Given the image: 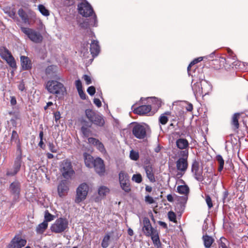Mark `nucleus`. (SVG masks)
Segmentation results:
<instances>
[{"instance_id":"f257e3e1","label":"nucleus","mask_w":248,"mask_h":248,"mask_svg":"<svg viewBox=\"0 0 248 248\" xmlns=\"http://www.w3.org/2000/svg\"><path fill=\"white\" fill-rule=\"evenodd\" d=\"M192 89L195 96L206 95L211 90V85L207 81L203 80V77L202 73L200 74L199 79H198L195 74L193 75Z\"/></svg>"},{"instance_id":"f03ea898","label":"nucleus","mask_w":248,"mask_h":248,"mask_svg":"<svg viewBox=\"0 0 248 248\" xmlns=\"http://www.w3.org/2000/svg\"><path fill=\"white\" fill-rule=\"evenodd\" d=\"M78 13L84 17H89L93 15V21H91L88 25L84 26V23L81 24L80 26L83 28H87L88 26H97V16L95 14L93 7L86 0H81L78 5Z\"/></svg>"},{"instance_id":"7ed1b4c3","label":"nucleus","mask_w":248,"mask_h":248,"mask_svg":"<svg viewBox=\"0 0 248 248\" xmlns=\"http://www.w3.org/2000/svg\"><path fill=\"white\" fill-rule=\"evenodd\" d=\"M46 89L50 93L55 94L59 98L63 97L66 93L63 84L56 80H49L46 84Z\"/></svg>"},{"instance_id":"20e7f679","label":"nucleus","mask_w":248,"mask_h":248,"mask_svg":"<svg viewBox=\"0 0 248 248\" xmlns=\"http://www.w3.org/2000/svg\"><path fill=\"white\" fill-rule=\"evenodd\" d=\"M21 30L31 41L34 43H40L43 40V37L41 34L33 29L21 27Z\"/></svg>"},{"instance_id":"39448f33","label":"nucleus","mask_w":248,"mask_h":248,"mask_svg":"<svg viewBox=\"0 0 248 248\" xmlns=\"http://www.w3.org/2000/svg\"><path fill=\"white\" fill-rule=\"evenodd\" d=\"M85 114L89 121L93 124L99 126L104 125L105 120L101 114L96 113L90 109H86L85 110Z\"/></svg>"},{"instance_id":"423d86ee","label":"nucleus","mask_w":248,"mask_h":248,"mask_svg":"<svg viewBox=\"0 0 248 248\" xmlns=\"http://www.w3.org/2000/svg\"><path fill=\"white\" fill-rule=\"evenodd\" d=\"M68 222L66 218L60 217L55 220L51 226V230L55 233H61L68 228Z\"/></svg>"},{"instance_id":"0eeeda50","label":"nucleus","mask_w":248,"mask_h":248,"mask_svg":"<svg viewBox=\"0 0 248 248\" xmlns=\"http://www.w3.org/2000/svg\"><path fill=\"white\" fill-rule=\"evenodd\" d=\"M89 186L86 183H82L77 188L75 202L80 203L84 201L88 195Z\"/></svg>"},{"instance_id":"6e6552de","label":"nucleus","mask_w":248,"mask_h":248,"mask_svg":"<svg viewBox=\"0 0 248 248\" xmlns=\"http://www.w3.org/2000/svg\"><path fill=\"white\" fill-rule=\"evenodd\" d=\"M0 56L3 60L6 62L10 67L13 68L16 67L15 58L6 47L4 46L0 47Z\"/></svg>"},{"instance_id":"1a4fd4ad","label":"nucleus","mask_w":248,"mask_h":248,"mask_svg":"<svg viewBox=\"0 0 248 248\" xmlns=\"http://www.w3.org/2000/svg\"><path fill=\"white\" fill-rule=\"evenodd\" d=\"M61 172L62 176L66 179L71 178L75 173L71 163L67 160H64L62 162Z\"/></svg>"},{"instance_id":"9d476101","label":"nucleus","mask_w":248,"mask_h":248,"mask_svg":"<svg viewBox=\"0 0 248 248\" xmlns=\"http://www.w3.org/2000/svg\"><path fill=\"white\" fill-rule=\"evenodd\" d=\"M119 179L121 188L125 192L129 193L131 191V187L128 174L121 171L119 174Z\"/></svg>"},{"instance_id":"9b49d317","label":"nucleus","mask_w":248,"mask_h":248,"mask_svg":"<svg viewBox=\"0 0 248 248\" xmlns=\"http://www.w3.org/2000/svg\"><path fill=\"white\" fill-rule=\"evenodd\" d=\"M147 128L146 125L137 124L133 127L132 133L137 139H143L146 136Z\"/></svg>"},{"instance_id":"f8f14e48","label":"nucleus","mask_w":248,"mask_h":248,"mask_svg":"<svg viewBox=\"0 0 248 248\" xmlns=\"http://www.w3.org/2000/svg\"><path fill=\"white\" fill-rule=\"evenodd\" d=\"M27 243L25 239L22 238L19 235H16L12 239L10 243L7 246V248H22L24 247Z\"/></svg>"},{"instance_id":"ddd939ff","label":"nucleus","mask_w":248,"mask_h":248,"mask_svg":"<svg viewBox=\"0 0 248 248\" xmlns=\"http://www.w3.org/2000/svg\"><path fill=\"white\" fill-rule=\"evenodd\" d=\"M142 231L144 234L148 237H150L156 233L157 231L154 229L151 225L150 221L148 217H144L143 219Z\"/></svg>"},{"instance_id":"4468645a","label":"nucleus","mask_w":248,"mask_h":248,"mask_svg":"<svg viewBox=\"0 0 248 248\" xmlns=\"http://www.w3.org/2000/svg\"><path fill=\"white\" fill-rule=\"evenodd\" d=\"M188 151L185 150L181 152L183 157L180 158L176 162L177 169L181 171L185 172L188 166L187 159L188 156Z\"/></svg>"},{"instance_id":"2eb2a0df","label":"nucleus","mask_w":248,"mask_h":248,"mask_svg":"<svg viewBox=\"0 0 248 248\" xmlns=\"http://www.w3.org/2000/svg\"><path fill=\"white\" fill-rule=\"evenodd\" d=\"M191 171L194 178L197 181L202 182L204 178L202 175V168L200 167L199 163L198 161L195 160L193 162Z\"/></svg>"},{"instance_id":"dca6fc26","label":"nucleus","mask_w":248,"mask_h":248,"mask_svg":"<svg viewBox=\"0 0 248 248\" xmlns=\"http://www.w3.org/2000/svg\"><path fill=\"white\" fill-rule=\"evenodd\" d=\"M22 163L21 155L18 156L14 162L13 168L11 170H7L6 175L8 176H14L20 170Z\"/></svg>"},{"instance_id":"f3484780","label":"nucleus","mask_w":248,"mask_h":248,"mask_svg":"<svg viewBox=\"0 0 248 248\" xmlns=\"http://www.w3.org/2000/svg\"><path fill=\"white\" fill-rule=\"evenodd\" d=\"M93 167H94L95 171L100 175L104 174L105 170V165L103 160L99 158L95 159Z\"/></svg>"},{"instance_id":"a211bd4d","label":"nucleus","mask_w":248,"mask_h":248,"mask_svg":"<svg viewBox=\"0 0 248 248\" xmlns=\"http://www.w3.org/2000/svg\"><path fill=\"white\" fill-rule=\"evenodd\" d=\"M176 191L180 194L184 195V196L182 197V199L184 201V203H186L187 200L188 195L189 192L188 186L186 185L178 186L177 187Z\"/></svg>"},{"instance_id":"6ab92c4d","label":"nucleus","mask_w":248,"mask_h":248,"mask_svg":"<svg viewBox=\"0 0 248 248\" xmlns=\"http://www.w3.org/2000/svg\"><path fill=\"white\" fill-rule=\"evenodd\" d=\"M88 142L96 147L97 149L103 154L106 153V151L103 144L98 140L94 138H89Z\"/></svg>"},{"instance_id":"aec40b11","label":"nucleus","mask_w":248,"mask_h":248,"mask_svg":"<svg viewBox=\"0 0 248 248\" xmlns=\"http://www.w3.org/2000/svg\"><path fill=\"white\" fill-rule=\"evenodd\" d=\"M69 190L67 182L65 180L61 182L58 186V193L60 197L65 196Z\"/></svg>"},{"instance_id":"412c9836","label":"nucleus","mask_w":248,"mask_h":248,"mask_svg":"<svg viewBox=\"0 0 248 248\" xmlns=\"http://www.w3.org/2000/svg\"><path fill=\"white\" fill-rule=\"evenodd\" d=\"M151 110V105H142L135 108L134 112L139 115H144L150 112Z\"/></svg>"},{"instance_id":"4be33fe9","label":"nucleus","mask_w":248,"mask_h":248,"mask_svg":"<svg viewBox=\"0 0 248 248\" xmlns=\"http://www.w3.org/2000/svg\"><path fill=\"white\" fill-rule=\"evenodd\" d=\"M90 51L93 57L96 56L100 52V46L98 42L96 40L92 41L90 45Z\"/></svg>"},{"instance_id":"5701e85b","label":"nucleus","mask_w":248,"mask_h":248,"mask_svg":"<svg viewBox=\"0 0 248 248\" xmlns=\"http://www.w3.org/2000/svg\"><path fill=\"white\" fill-rule=\"evenodd\" d=\"M20 61L23 70H29L31 68V61L28 57L21 56L20 57Z\"/></svg>"},{"instance_id":"b1692460","label":"nucleus","mask_w":248,"mask_h":248,"mask_svg":"<svg viewBox=\"0 0 248 248\" xmlns=\"http://www.w3.org/2000/svg\"><path fill=\"white\" fill-rule=\"evenodd\" d=\"M11 192L14 194L18 195L20 193V184L18 182L15 181L11 183L10 186Z\"/></svg>"},{"instance_id":"393cba45","label":"nucleus","mask_w":248,"mask_h":248,"mask_svg":"<svg viewBox=\"0 0 248 248\" xmlns=\"http://www.w3.org/2000/svg\"><path fill=\"white\" fill-rule=\"evenodd\" d=\"M83 155L86 166L88 168L92 167L95 159H93L92 155L87 153H84Z\"/></svg>"},{"instance_id":"a878e982","label":"nucleus","mask_w":248,"mask_h":248,"mask_svg":"<svg viewBox=\"0 0 248 248\" xmlns=\"http://www.w3.org/2000/svg\"><path fill=\"white\" fill-rule=\"evenodd\" d=\"M147 177L152 182L155 181L154 174L153 172V168L151 166L148 165L144 167Z\"/></svg>"},{"instance_id":"bb28decb","label":"nucleus","mask_w":248,"mask_h":248,"mask_svg":"<svg viewBox=\"0 0 248 248\" xmlns=\"http://www.w3.org/2000/svg\"><path fill=\"white\" fill-rule=\"evenodd\" d=\"M109 192V189L106 186H101L98 188V194L101 199L104 198Z\"/></svg>"},{"instance_id":"cd10ccee","label":"nucleus","mask_w":248,"mask_h":248,"mask_svg":"<svg viewBox=\"0 0 248 248\" xmlns=\"http://www.w3.org/2000/svg\"><path fill=\"white\" fill-rule=\"evenodd\" d=\"M176 145L180 149H186L188 147L189 144L186 139L180 138L177 140Z\"/></svg>"},{"instance_id":"c85d7f7f","label":"nucleus","mask_w":248,"mask_h":248,"mask_svg":"<svg viewBox=\"0 0 248 248\" xmlns=\"http://www.w3.org/2000/svg\"><path fill=\"white\" fill-rule=\"evenodd\" d=\"M150 237L153 241L155 247L156 248H161V243L159 239L158 232H157L155 233L154 234L152 235Z\"/></svg>"},{"instance_id":"c756f323","label":"nucleus","mask_w":248,"mask_h":248,"mask_svg":"<svg viewBox=\"0 0 248 248\" xmlns=\"http://www.w3.org/2000/svg\"><path fill=\"white\" fill-rule=\"evenodd\" d=\"M202 239L204 242V245L206 248H209L214 241V239L207 235L202 236Z\"/></svg>"},{"instance_id":"7c9ffc66","label":"nucleus","mask_w":248,"mask_h":248,"mask_svg":"<svg viewBox=\"0 0 248 248\" xmlns=\"http://www.w3.org/2000/svg\"><path fill=\"white\" fill-rule=\"evenodd\" d=\"M48 226V223L46 221H43L39 224L36 228V232L38 234L43 233L46 229Z\"/></svg>"},{"instance_id":"2f4dec72","label":"nucleus","mask_w":248,"mask_h":248,"mask_svg":"<svg viewBox=\"0 0 248 248\" xmlns=\"http://www.w3.org/2000/svg\"><path fill=\"white\" fill-rule=\"evenodd\" d=\"M18 14L20 17L21 18L23 23L25 24L29 23V19L28 18V16L26 12L23 10V9L20 8L18 10Z\"/></svg>"},{"instance_id":"473e14b6","label":"nucleus","mask_w":248,"mask_h":248,"mask_svg":"<svg viewBox=\"0 0 248 248\" xmlns=\"http://www.w3.org/2000/svg\"><path fill=\"white\" fill-rule=\"evenodd\" d=\"M240 113H234L232 119V124L234 125L235 129H238L239 127V124L238 123V119L240 117Z\"/></svg>"},{"instance_id":"72a5a7b5","label":"nucleus","mask_w":248,"mask_h":248,"mask_svg":"<svg viewBox=\"0 0 248 248\" xmlns=\"http://www.w3.org/2000/svg\"><path fill=\"white\" fill-rule=\"evenodd\" d=\"M170 112H166L161 114L159 118V123L163 125L166 124L169 120L167 115H170Z\"/></svg>"},{"instance_id":"f704fd0d","label":"nucleus","mask_w":248,"mask_h":248,"mask_svg":"<svg viewBox=\"0 0 248 248\" xmlns=\"http://www.w3.org/2000/svg\"><path fill=\"white\" fill-rule=\"evenodd\" d=\"M11 140L12 141H14L15 143L17 144L18 149L20 148V145L19 143V139L18 135L17 133V132L15 130H13L12 132V136H11Z\"/></svg>"},{"instance_id":"c9c22d12","label":"nucleus","mask_w":248,"mask_h":248,"mask_svg":"<svg viewBox=\"0 0 248 248\" xmlns=\"http://www.w3.org/2000/svg\"><path fill=\"white\" fill-rule=\"evenodd\" d=\"M148 99L151 101L153 107L159 108L161 106L162 102L161 100H159L158 98L155 97H152L148 98Z\"/></svg>"},{"instance_id":"e433bc0d","label":"nucleus","mask_w":248,"mask_h":248,"mask_svg":"<svg viewBox=\"0 0 248 248\" xmlns=\"http://www.w3.org/2000/svg\"><path fill=\"white\" fill-rule=\"evenodd\" d=\"M110 236L108 234H106L102 241L101 246L103 248H107L109 245Z\"/></svg>"},{"instance_id":"4c0bfd02","label":"nucleus","mask_w":248,"mask_h":248,"mask_svg":"<svg viewBox=\"0 0 248 248\" xmlns=\"http://www.w3.org/2000/svg\"><path fill=\"white\" fill-rule=\"evenodd\" d=\"M38 9L41 14L45 16H47L49 15V11L42 4H39L38 6Z\"/></svg>"},{"instance_id":"58836bf2","label":"nucleus","mask_w":248,"mask_h":248,"mask_svg":"<svg viewBox=\"0 0 248 248\" xmlns=\"http://www.w3.org/2000/svg\"><path fill=\"white\" fill-rule=\"evenodd\" d=\"M216 159L219 164V167L218 170L219 171H221L223 169L224 161L220 155H217L216 156Z\"/></svg>"},{"instance_id":"ea45409f","label":"nucleus","mask_w":248,"mask_h":248,"mask_svg":"<svg viewBox=\"0 0 248 248\" xmlns=\"http://www.w3.org/2000/svg\"><path fill=\"white\" fill-rule=\"evenodd\" d=\"M203 60L202 57H200L198 58H196L194 59L193 61H192L189 64L188 66L187 67V72L188 74L190 75L191 74L190 73V67L194 65V64L197 63L199 62H200Z\"/></svg>"},{"instance_id":"a19ab883","label":"nucleus","mask_w":248,"mask_h":248,"mask_svg":"<svg viewBox=\"0 0 248 248\" xmlns=\"http://www.w3.org/2000/svg\"><path fill=\"white\" fill-rule=\"evenodd\" d=\"M54 217L53 215L49 213L48 211H46L45 213V220L44 221H46V223H48V222L53 220Z\"/></svg>"},{"instance_id":"79ce46f5","label":"nucleus","mask_w":248,"mask_h":248,"mask_svg":"<svg viewBox=\"0 0 248 248\" xmlns=\"http://www.w3.org/2000/svg\"><path fill=\"white\" fill-rule=\"evenodd\" d=\"M130 158L131 159L136 161L139 158V154L138 152L132 150L130 153Z\"/></svg>"},{"instance_id":"37998d69","label":"nucleus","mask_w":248,"mask_h":248,"mask_svg":"<svg viewBox=\"0 0 248 248\" xmlns=\"http://www.w3.org/2000/svg\"><path fill=\"white\" fill-rule=\"evenodd\" d=\"M57 67L54 65L48 66L46 69V73L48 75H52L56 70Z\"/></svg>"},{"instance_id":"c03bdc74","label":"nucleus","mask_w":248,"mask_h":248,"mask_svg":"<svg viewBox=\"0 0 248 248\" xmlns=\"http://www.w3.org/2000/svg\"><path fill=\"white\" fill-rule=\"evenodd\" d=\"M169 220L173 222H176V217L175 214L172 211L169 212L168 214Z\"/></svg>"},{"instance_id":"a18cd8bd","label":"nucleus","mask_w":248,"mask_h":248,"mask_svg":"<svg viewBox=\"0 0 248 248\" xmlns=\"http://www.w3.org/2000/svg\"><path fill=\"white\" fill-rule=\"evenodd\" d=\"M132 179L133 181L137 183H140L142 181V177L140 174H134Z\"/></svg>"},{"instance_id":"49530a36","label":"nucleus","mask_w":248,"mask_h":248,"mask_svg":"<svg viewBox=\"0 0 248 248\" xmlns=\"http://www.w3.org/2000/svg\"><path fill=\"white\" fill-rule=\"evenodd\" d=\"M48 146L49 150L52 153H56L58 151V148L52 142H49Z\"/></svg>"},{"instance_id":"de8ad7c7","label":"nucleus","mask_w":248,"mask_h":248,"mask_svg":"<svg viewBox=\"0 0 248 248\" xmlns=\"http://www.w3.org/2000/svg\"><path fill=\"white\" fill-rule=\"evenodd\" d=\"M205 201L207 204L208 208L211 209L213 207V205L212 203V201L211 200V198H210L209 195H205Z\"/></svg>"},{"instance_id":"09e8293b","label":"nucleus","mask_w":248,"mask_h":248,"mask_svg":"<svg viewBox=\"0 0 248 248\" xmlns=\"http://www.w3.org/2000/svg\"><path fill=\"white\" fill-rule=\"evenodd\" d=\"M145 202L147 203L151 204L155 203V200L152 197L149 195H147L145 197Z\"/></svg>"},{"instance_id":"8fccbe9b","label":"nucleus","mask_w":248,"mask_h":248,"mask_svg":"<svg viewBox=\"0 0 248 248\" xmlns=\"http://www.w3.org/2000/svg\"><path fill=\"white\" fill-rule=\"evenodd\" d=\"M223 240L226 241V239L225 238L221 237L220 238V243L219 244V248H231L230 247L227 246L224 242H223Z\"/></svg>"},{"instance_id":"3c124183","label":"nucleus","mask_w":248,"mask_h":248,"mask_svg":"<svg viewBox=\"0 0 248 248\" xmlns=\"http://www.w3.org/2000/svg\"><path fill=\"white\" fill-rule=\"evenodd\" d=\"M87 92L90 95L92 96L94 95L95 93V89L94 87L93 86L89 87L87 89Z\"/></svg>"},{"instance_id":"603ef678","label":"nucleus","mask_w":248,"mask_h":248,"mask_svg":"<svg viewBox=\"0 0 248 248\" xmlns=\"http://www.w3.org/2000/svg\"><path fill=\"white\" fill-rule=\"evenodd\" d=\"M83 78L85 80L86 84L89 85V84H91L92 81H91V78L90 76H89L87 75H84L83 76Z\"/></svg>"},{"instance_id":"864d4df0","label":"nucleus","mask_w":248,"mask_h":248,"mask_svg":"<svg viewBox=\"0 0 248 248\" xmlns=\"http://www.w3.org/2000/svg\"><path fill=\"white\" fill-rule=\"evenodd\" d=\"M75 85L76 86V88H77L78 91L80 89H82V83L80 79H78V80H76Z\"/></svg>"},{"instance_id":"5fc2aeb1","label":"nucleus","mask_w":248,"mask_h":248,"mask_svg":"<svg viewBox=\"0 0 248 248\" xmlns=\"http://www.w3.org/2000/svg\"><path fill=\"white\" fill-rule=\"evenodd\" d=\"M78 94H79L80 98L82 99H86V94L84 93L83 90L82 89H80L79 90H78Z\"/></svg>"},{"instance_id":"6e6d98bb","label":"nucleus","mask_w":248,"mask_h":248,"mask_svg":"<svg viewBox=\"0 0 248 248\" xmlns=\"http://www.w3.org/2000/svg\"><path fill=\"white\" fill-rule=\"evenodd\" d=\"M81 131L82 133L84 134L85 136H88L89 133V130L85 127H82L81 128Z\"/></svg>"},{"instance_id":"4d7b16f0","label":"nucleus","mask_w":248,"mask_h":248,"mask_svg":"<svg viewBox=\"0 0 248 248\" xmlns=\"http://www.w3.org/2000/svg\"><path fill=\"white\" fill-rule=\"evenodd\" d=\"M93 103L98 108L101 106V102L99 99L94 98L93 100Z\"/></svg>"},{"instance_id":"13d9d810","label":"nucleus","mask_w":248,"mask_h":248,"mask_svg":"<svg viewBox=\"0 0 248 248\" xmlns=\"http://www.w3.org/2000/svg\"><path fill=\"white\" fill-rule=\"evenodd\" d=\"M18 88L21 91H23L25 90V84L23 81L20 82L18 86Z\"/></svg>"},{"instance_id":"bf43d9fd","label":"nucleus","mask_w":248,"mask_h":248,"mask_svg":"<svg viewBox=\"0 0 248 248\" xmlns=\"http://www.w3.org/2000/svg\"><path fill=\"white\" fill-rule=\"evenodd\" d=\"M11 104L13 106L15 105L16 104V100L15 97L11 96L10 100Z\"/></svg>"},{"instance_id":"052dcab7","label":"nucleus","mask_w":248,"mask_h":248,"mask_svg":"<svg viewBox=\"0 0 248 248\" xmlns=\"http://www.w3.org/2000/svg\"><path fill=\"white\" fill-rule=\"evenodd\" d=\"M55 120L57 122L61 118V114L59 112H57L54 114Z\"/></svg>"},{"instance_id":"680f3d73","label":"nucleus","mask_w":248,"mask_h":248,"mask_svg":"<svg viewBox=\"0 0 248 248\" xmlns=\"http://www.w3.org/2000/svg\"><path fill=\"white\" fill-rule=\"evenodd\" d=\"M167 199L170 202H173L174 201L173 197L171 194H168L167 196Z\"/></svg>"},{"instance_id":"e2e57ef3","label":"nucleus","mask_w":248,"mask_h":248,"mask_svg":"<svg viewBox=\"0 0 248 248\" xmlns=\"http://www.w3.org/2000/svg\"><path fill=\"white\" fill-rule=\"evenodd\" d=\"M186 109L188 111H191L193 109V106L191 104H188L186 108Z\"/></svg>"},{"instance_id":"0e129e2a","label":"nucleus","mask_w":248,"mask_h":248,"mask_svg":"<svg viewBox=\"0 0 248 248\" xmlns=\"http://www.w3.org/2000/svg\"><path fill=\"white\" fill-rule=\"evenodd\" d=\"M228 52L229 53V56H230L231 57H232L233 60L235 59V56H233V52L232 51V50H231L230 49H228Z\"/></svg>"},{"instance_id":"69168bd1","label":"nucleus","mask_w":248,"mask_h":248,"mask_svg":"<svg viewBox=\"0 0 248 248\" xmlns=\"http://www.w3.org/2000/svg\"><path fill=\"white\" fill-rule=\"evenodd\" d=\"M161 149V147L159 145H157L156 147L155 148L154 151L155 153H159Z\"/></svg>"},{"instance_id":"338daca9","label":"nucleus","mask_w":248,"mask_h":248,"mask_svg":"<svg viewBox=\"0 0 248 248\" xmlns=\"http://www.w3.org/2000/svg\"><path fill=\"white\" fill-rule=\"evenodd\" d=\"M158 224L164 228H167V225L166 223L164 222L159 221Z\"/></svg>"},{"instance_id":"774afa93","label":"nucleus","mask_w":248,"mask_h":248,"mask_svg":"<svg viewBox=\"0 0 248 248\" xmlns=\"http://www.w3.org/2000/svg\"><path fill=\"white\" fill-rule=\"evenodd\" d=\"M127 232L130 236H132L134 234L133 231L131 228L128 229Z\"/></svg>"}]
</instances>
